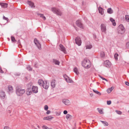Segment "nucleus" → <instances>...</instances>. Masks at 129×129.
Masks as SVG:
<instances>
[{
	"label": "nucleus",
	"instance_id": "59",
	"mask_svg": "<svg viewBox=\"0 0 129 129\" xmlns=\"http://www.w3.org/2000/svg\"><path fill=\"white\" fill-rule=\"evenodd\" d=\"M104 80H106L107 81H108L107 80V79H106L105 78V79Z\"/></svg>",
	"mask_w": 129,
	"mask_h": 129
},
{
	"label": "nucleus",
	"instance_id": "25",
	"mask_svg": "<svg viewBox=\"0 0 129 129\" xmlns=\"http://www.w3.org/2000/svg\"><path fill=\"white\" fill-rule=\"evenodd\" d=\"M8 88L9 93L12 92L13 90L12 87L11 85H9L8 86Z\"/></svg>",
	"mask_w": 129,
	"mask_h": 129
},
{
	"label": "nucleus",
	"instance_id": "60",
	"mask_svg": "<svg viewBox=\"0 0 129 129\" xmlns=\"http://www.w3.org/2000/svg\"><path fill=\"white\" fill-rule=\"evenodd\" d=\"M36 64H35V67H37L36 66Z\"/></svg>",
	"mask_w": 129,
	"mask_h": 129
},
{
	"label": "nucleus",
	"instance_id": "58",
	"mask_svg": "<svg viewBox=\"0 0 129 129\" xmlns=\"http://www.w3.org/2000/svg\"><path fill=\"white\" fill-rule=\"evenodd\" d=\"M93 94L92 93H91L90 94V95L91 96H93Z\"/></svg>",
	"mask_w": 129,
	"mask_h": 129
},
{
	"label": "nucleus",
	"instance_id": "18",
	"mask_svg": "<svg viewBox=\"0 0 129 129\" xmlns=\"http://www.w3.org/2000/svg\"><path fill=\"white\" fill-rule=\"evenodd\" d=\"M27 3L31 7L33 8H34L35 7V6L34 5V4L31 1H27Z\"/></svg>",
	"mask_w": 129,
	"mask_h": 129
},
{
	"label": "nucleus",
	"instance_id": "64",
	"mask_svg": "<svg viewBox=\"0 0 129 129\" xmlns=\"http://www.w3.org/2000/svg\"><path fill=\"white\" fill-rule=\"evenodd\" d=\"M128 112H129V110L128 111Z\"/></svg>",
	"mask_w": 129,
	"mask_h": 129
},
{
	"label": "nucleus",
	"instance_id": "30",
	"mask_svg": "<svg viewBox=\"0 0 129 129\" xmlns=\"http://www.w3.org/2000/svg\"><path fill=\"white\" fill-rule=\"evenodd\" d=\"M100 121L104 124L105 126H108V123L105 121Z\"/></svg>",
	"mask_w": 129,
	"mask_h": 129
},
{
	"label": "nucleus",
	"instance_id": "46",
	"mask_svg": "<svg viewBox=\"0 0 129 129\" xmlns=\"http://www.w3.org/2000/svg\"><path fill=\"white\" fill-rule=\"evenodd\" d=\"M63 77L65 78V80H66V78H67L68 77L66 75H65L63 76Z\"/></svg>",
	"mask_w": 129,
	"mask_h": 129
},
{
	"label": "nucleus",
	"instance_id": "40",
	"mask_svg": "<svg viewBox=\"0 0 129 129\" xmlns=\"http://www.w3.org/2000/svg\"><path fill=\"white\" fill-rule=\"evenodd\" d=\"M43 129H49V128L46 126L44 125L42 126Z\"/></svg>",
	"mask_w": 129,
	"mask_h": 129
},
{
	"label": "nucleus",
	"instance_id": "48",
	"mask_svg": "<svg viewBox=\"0 0 129 129\" xmlns=\"http://www.w3.org/2000/svg\"><path fill=\"white\" fill-rule=\"evenodd\" d=\"M68 113L67 111V110H64L63 111V113L65 114H67Z\"/></svg>",
	"mask_w": 129,
	"mask_h": 129
},
{
	"label": "nucleus",
	"instance_id": "13",
	"mask_svg": "<svg viewBox=\"0 0 129 129\" xmlns=\"http://www.w3.org/2000/svg\"><path fill=\"white\" fill-rule=\"evenodd\" d=\"M92 47V46L90 43L89 41H88L86 44V49H90Z\"/></svg>",
	"mask_w": 129,
	"mask_h": 129
},
{
	"label": "nucleus",
	"instance_id": "62",
	"mask_svg": "<svg viewBox=\"0 0 129 129\" xmlns=\"http://www.w3.org/2000/svg\"><path fill=\"white\" fill-rule=\"evenodd\" d=\"M49 129H52V128H49Z\"/></svg>",
	"mask_w": 129,
	"mask_h": 129
},
{
	"label": "nucleus",
	"instance_id": "12",
	"mask_svg": "<svg viewBox=\"0 0 129 129\" xmlns=\"http://www.w3.org/2000/svg\"><path fill=\"white\" fill-rule=\"evenodd\" d=\"M32 91L34 93H36L38 92V87L37 86H33Z\"/></svg>",
	"mask_w": 129,
	"mask_h": 129
},
{
	"label": "nucleus",
	"instance_id": "32",
	"mask_svg": "<svg viewBox=\"0 0 129 129\" xmlns=\"http://www.w3.org/2000/svg\"><path fill=\"white\" fill-rule=\"evenodd\" d=\"M125 18L126 20L128 22H129V15H126L125 16Z\"/></svg>",
	"mask_w": 129,
	"mask_h": 129
},
{
	"label": "nucleus",
	"instance_id": "42",
	"mask_svg": "<svg viewBox=\"0 0 129 129\" xmlns=\"http://www.w3.org/2000/svg\"><path fill=\"white\" fill-rule=\"evenodd\" d=\"M48 109V107L47 105H45L44 107V109L46 111H47Z\"/></svg>",
	"mask_w": 129,
	"mask_h": 129
},
{
	"label": "nucleus",
	"instance_id": "27",
	"mask_svg": "<svg viewBox=\"0 0 129 129\" xmlns=\"http://www.w3.org/2000/svg\"><path fill=\"white\" fill-rule=\"evenodd\" d=\"M110 21L112 23L113 25L114 26H115L116 24L115 20L112 18H110Z\"/></svg>",
	"mask_w": 129,
	"mask_h": 129
},
{
	"label": "nucleus",
	"instance_id": "24",
	"mask_svg": "<svg viewBox=\"0 0 129 129\" xmlns=\"http://www.w3.org/2000/svg\"><path fill=\"white\" fill-rule=\"evenodd\" d=\"M53 62L55 64L59 65L60 63L59 61L56 59H53Z\"/></svg>",
	"mask_w": 129,
	"mask_h": 129
},
{
	"label": "nucleus",
	"instance_id": "33",
	"mask_svg": "<svg viewBox=\"0 0 129 129\" xmlns=\"http://www.w3.org/2000/svg\"><path fill=\"white\" fill-rule=\"evenodd\" d=\"M74 72L77 74H78L79 72H78V69L77 68H75L74 69Z\"/></svg>",
	"mask_w": 129,
	"mask_h": 129
},
{
	"label": "nucleus",
	"instance_id": "23",
	"mask_svg": "<svg viewBox=\"0 0 129 129\" xmlns=\"http://www.w3.org/2000/svg\"><path fill=\"white\" fill-rule=\"evenodd\" d=\"M45 81H43L42 80L40 79L38 81V83L39 84L40 86H42L43 84L44 83Z\"/></svg>",
	"mask_w": 129,
	"mask_h": 129
},
{
	"label": "nucleus",
	"instance_id": "53",
	"mask_svg": "<svg viewBox=\"0 0 129 129\" xmlns=\"http://www.w3.org/2000/svg\"><path fill=\"white\" fill-rule=\"evenodd\" d=\"M0 72L1 73H3V70H2L0 67Z\"/></svg>",
	"mask_w": 129,
	"mask_h": 129
},
{
	"label": "nucleus",
	"instance_id": "10",
	"mask_svg": "<svg viewBox=\"0 0 129 129\" xmlns=\"http://www.w3.org/2000/svg\"><path fill=\"white\" fill-rule=\"evenodd\" d=\"M49 84H47V81H44L42 86L45 89H47L49 87Z\"/></svg>",
	"mask_w": 129,
	"mask_h": 129
},
{
	"label": "nucleus",
	"instance_id": "22",
	"mask_svg": "<svg viewBox=\"0 0 129 129\" xmlns=\"http://www.w3.org/2000/svg\"><path fill=\"white\" fill-rule=\"evenodd\" d=\"M53 118V117L51 116H49L47 117H44L43 118V119L44 120H50L52 119Z\"/></svg>",
	"mask_w": 129,
	"mask_h": 129
},
{
	"label": "nucleus",
	"instance_id": "51",
	"mask_svg": "<svg viewBox=\"0 0 129 129\" xmlns=\"http://www.w3.org/2000/svg\"><path fill=\"white\" fill-rule=\"evenodd\" d=\"M109 90H110L111 91V92L112 90L113 89V87H111L109 88Z\"/></svg>",
	"mask_w": 129,
	"mask_h": 129
},
{
	"label": "nucleus",
	"instance_id": "55",
	"mask_svg": "<svg viewBox=\"0 0 129 129\" xmlns=\"http://www.w3.org/2000/svg\"><path fill=\"white\" fill-rule=\"evenodd\" d=\"M100 77L103 80H104L105 79V78H103V77H102L101 76H100Z\"/></svg>",
	"mask_w": 129,
	"mask_h": 129
},
{
	"label": "nucleus",
	"instance_id": "3",
	"mask_svg": "<svg viewBox=\"0 0 129 129\" xmlns=\"http://www.w3.org/2000/svg\"><path fill=\"white\" fill-rule=\"evenodd\" d=\"M125 29L122 24H120L118 27V31L119 33L123 34L125 31Z\"/></svg>",
	"mask_w": 129,
	"mask_h": 129
},
{
	"label": "nucleus",
	"instance_id": "11",
	"mask_svg": "<svg viewBox=\"0 0 129 129\" xmlns=\"http://www.w3.org/2000/svg\"><path fill=\"white\" fill-rule=\"evenodd\" d=\"M104 65L107 67H109L111 66V62L108 60H106L104 62Z\"/></svg>",
	"mask_w": 129,
	"mask_h": 129
},
{
	"label": "nucleus",
	"instance_id": "49",
	"mask_svg": "<svg viewBox=\"0 0 129 129\" xmlns=\"http://www.w3.org/2000/svg\"><path fill=\"white\" fill-rule=\"evenodd\" d=\"M4 129H10V128L8 126H5L4 127Z\"/></svg>",
	"mask_w": 129,
	"mask_h": 129
},
{
	"label": "nucleus",
	"instance_id": "7",
	"mask_svg": "<svg viewBox=\"0 0 129 129\" xmlns=\"http://www.w3.org/2000/svg\"><path fill=\"white\" fill-rule=\"evenodd\" d=\"M76 24L77 26L81 28H83V25L81 20H77L76 21Z\"/></svg>",
	"mask_w": 129,
	"mask_h": 129
},
{
	"label": "nucleus",
	"instance_id": "35",
	"mask_svg": "<svg viewBox=\"0 0 129 129\" xmlns=\"http://www.w3.org/2000/svg\"><path fill=\"white\" fill-rule=\"evenodd\" d=\"M71 117L72 116L70 115V114H67L66 116V117L67 119H69L71 118Z\"/></svg>",
	"mask_w": 129,
	"mask_h": 129
},
{
	"label": "nucleus",
	"instance_id": "26",
	"mask_svg": "<svg viewBox=\"0 0 129 129\" xmlns=\"http://www.w3.org/2000/svg\"><path fill=\"white\" fill-rule=\"evenodd\" d=\"M113 10L111 8H110L107 9V12L110 14H111L113 13Z\"/></svg>",
	"mask_w": 129,
	"mask_h": 129
},
{
	"label": "nucleus",
	"instance_id": "20",
	"mask_svg": "<svg viewBox=\"0 0 129 129\" xmlns=\"http://www.w3.org/2000/svg\"><path fill=\"white\" fill-rule=\"evenodd\" d=\"M98 10L99 13L102 15L104 13V10L101 7H99L98 8Z\"/></svg>",
	"mask_w": 129,
	"mask_h": 129
},
{
	"label": "nucleus",
	"instance_id": "63",
	"mask_svg": "<svg viewBox=\"0 0 129 129\" xmlns=\"http://www.w3.org/2000/svg\"><path fill=\"white\" fill-rule=\"evenodd\" d=\"M35 129H37L36 128H35Z\"/></svg>",
	"mask_w": 129,
	"mask_h": 129
},
{
	"label": "nucleus",
	"instance_id": "19",
	"mask_svg": "<svg viewBox=\"0 0 129 129\" xmlns=\"http://www.w3.org/2000/svg\"><path fill=\"white\" fill-rule=\"evenodd\" d=\"M0 5L1 6L2 8H6L8 7V4L5 3H0Z\"/></svg>",
	"mask_w": 129,
	"mask_h": 129
},
{
	"label": "nucleus",
	"instance_id": "17",
	"mask_svg": "<svg viewBox=\"0 0 129 129\" xmlns=\"http://www.w3.org/2000/svg\"><path fill=\"white\" fill-rule=\"evenodd\" d=\"M26 94L27 95H31L32 93L31 88H28L26 91Z\"/></svg>",
	"mask_w": 129,
	"mask_h": 129
},
{
	"label": "nucleus",
	"instance_id": "15",
	"mask_svg": "<svg viewBox=\"0 0 129 129\" xmlns=\"http://www.w3.org/2000/svg\"><path fill=\"white\" fill-rule=\"evenodd\" d=\"M60 49L64 53H66V52L65 48L61 44L59 45Z\"/></svg>",
	"mask_w": 129,
	"mask_h": 129
},
{
	"label": "nucleus",
	"instance_id": "43",
	"mask_svg": "<svg viewBox=\"0 0 129 129\" xmlns=\"http://www.w3.org/2000/svg\"><path fill=\"white\" fill-rule=\"evenodd\" d=\"M126 47L128 49H129V42H127L126 44Z\"/></svg>",
	"mask_w": 129,
	"mask_h": 129
},
{
	"label": "nucleus",
	"instance_id": "8",
	"mask_svg": "<svg viewBox=\"0 0 129 129\" xmlns=\"http://www.w3.org/2000/svg\"><path fill=\"white\" fill-rule=\"evenodd\" d=\"M75 41L76 44L79 46L81 45V41L80 38L78 37L76 38L75 39Z\"/></svg>",
	"mask_w": 129,
	"mask_h": 129
},
{
	"label": "nucleus",
	"instance_id": "2",
	"mask_svg": "<svg viewBox=\"0 0 129 129\" xmlns=\"http://www.w3.org/2000/svg\"><path fill=\"white\" fill-rule=\"evenodd\" d=\"M25 91L24 89H21L19 88L16 90V93L18 96H21L25 92Z\"/></svg>",
	"mask_w": 129,
	"mask_h": 129
},
{
	"label": "nucleus",
	"instance_id": "16",
	"mask_svg": "<svg viewBox=\"0 0 129 129\" xmlns=\"http://www.w3.org/2000/svg\"><path fill=\"white\" fill-rule=\"evenodd\" d=\"M0 96L1 97L2 99H4L6 96V95L5 92L2 91H0Z\"/></svg>",
	"mask_w": 129,
	"mask_h": 129
},
{
	"label": "nucleus",
	"instance_id": "31",
	"mask_svg": "<svg viewBox=\"0 0 129 129\" xmlns=\"http://www.w3.org/2000/svg\"><path fill=\"white\" fill-rule=\"evenodd\" d=\"M93 90L94 93L98 94L99 95H101V93L98 91L94 89H93Z\"/></svg>",
	"mask_w": 129,
	"mask_h": 129
},
{
	"label": "nucleus",
	"instance_id": "9",
	"mask_svg": "<svg viewBox=\"0 0 129 129\" xmlns=\"http://www.w3.org/2000/svg\"><path fill=\"white\" fill-rule=\"evenodd\" d=\"M62 102L66 105H69L70 104V101L68 99H64L62 100Z\"/></svg>",
	"mask_w": 129,
	"mask_h": 129
},
{
	"label": "nucleus",
	"instance_id": "29",
	"mask_svg": "<svg viewBox=\"0 0 129 129\" xmlns=\"http://www.w3.org/2000/svg\"><path fill=\"white\" fill-rule=\"evenodd\" d=\"M66 80L67 82L72 83L73 82L72 79L69 77H68L67 79L66 78Z\"/></svg>",
	"mask_w": 129,
	"mask_h": 129
},
{
	"label": "nucleus",
	"instance_id": "54",
	"mask_svg": "<svg viewBox=\"0 0 129 129\" xmlns=\"http://www.w3.org/2000/svg\"><path fill=\"white\" fill-rule=\"evenodd\" d=\"M107 91L108 93H109L111 92V91L109 90V89L107 90Z\"/></svg>",
	"mask_w": 129,
	"mask_h": 129
},
{
	"label": "nucleus",
	"instance_id": "61",
	"mask_svg": "<svg viewBox=\"0 0 129 129\" xmlns=\"http://www.w3.org/2000/svg\"><path fill=\"white\" fill-rule=\"evenodd\" d=\"M37 127H38V128H39V126L38 125V126H37Z\"/></svg>",
	"mask_w": 129,
	"mask_h": 129
},
{
	"label": "nucleus",
	"instance_id": "39",
	"mask_svg": "<svg viewBox=\"0 0 129 129\" xmlns=\"http://www.w3.org/2000/svg\"><path fill=\"white\" fill-rule=\"evenodd\" d=\"M86 4V3L85 0H83L82 2V6H84Z\"/></svg>",
	"mask_w": 129,
	"mask_h": 129
},
{
	"label": "nucleus",
	"instance_id": "45",
	"mask_svg": "<svg viewBox=\"0 0 129 129\" xmlns=\"http://www.w3.org/2000/svg\"><path fill=\"white\" fill-rule=\"evenodd\" d=\"M111 101H107V104L108 105H110L111 104Z\"/></svg>",
	"mask_w": 129,
	"mask_h": 129
},
{
	"label": "nucleus",
	"instance_id": "38",
	"mask_svg": "<svg viewBox=\"0 0 129 129\" xmlns=\"http://www.w3.org/2000/svg\"><path fill=\"white\" fill-rule=\"evenodd\" d=\"M11 38L12 42H14L15 41V40L14 37L12 36Z\"/></svg>",
	"mask_w": 129,
	"mask_h": 129
},
{
	"label": "nucleus",
	"instance_id": "52",
	"mask_svg": "<svg viewBox=\"0 0 129 129\" xmlns=\"http://www.w3.org/2000/svg\"><path fill=\"white\" fill-rule=\"evenodd\" d=\"M50 112V110H47L46 112V114H49Z\"/></svg>",
	"mask_w": 129,
	"mask_h": 129
},
{
	"label": "nucleus",
	"instance_id": "6",
	"mask_svg": "<svg viewBox=\"0 0 129 129\" xmlns=\"http://www.w3.org/2000/svg\"><path fill=\"white\" fill-rule=\"evenodd\" d=\"M34 42L39 49H41V45L36 39H34Z\"/></svg>",
	"mask_w": 129,
	"mask_h": 129
},
{
	"label": "nucleus",
	"instance_id": "37",
	"mask_svg": "<svg viewBox=\"0 0 129 129\" xmlns=\"http://www.w3.org/2000/svg\"><path fill=\"white\" fill-rule=\"evenodd\" d=\"M27 70L29 71H31L32 69L31 68L30 66H28L27 67Z\"/></svg>",
	"mask_w": 129,
	"mask_h": 129
},
{
	"label": "nucleus",
	"instance_id": "28",
	"mask_svg": "<svg viewBox=\"0 0 129 129\" xmlns=\"http://www.w3.org/2000/svg\"><path fill=\"white\" fill-rule=\"evenodd\" d=\"M38 15H39L40 17L42 18L43 19L45 20L46 19L45 17L44 16L43 14L38 13Z\"/></svg>",
	"mask_w": 129,
	"mask_h": 129
},
{
	"label": "nucleus",
	"instance_id": "14",
	"mask_svg": "<svg viewBox=\"0 0 129 129\" xmlns=\"http://www.w3.org/2000/svg\"><path fill=\"white\" fill-rule=\"evenodd\" d=\"M60 49L64 53H66V52L65 48L61 44L59 45Z\"/></svg>",
	"mask_w": 129,
	"mask_h": 129
},
{
	"label": "nucleus",
	"instance_id": "34",
	"mask_svg": "<svg viewBox=\"0 0 129 129\" xmlns=\"http://www.w3.org/2000/svg\"><path fill=\"white\" fill-rule=\"evenodd\" d=\"M97 109L98 110V111L101 114H103L104 113V112L101 109H100L99 108H97Z\"/></svg>",
	"mask_w": 129,
	"mask_h": 129
},
{
	"label": "nucleus",
	"instance_id": "4",
	"mask_svg": "<svg viewBox=\"0 0 129 129\" xmlns=\"http://www.w3.org/2000/svg\"><path fill=\"white\" fill-rule=\"evenodd\" d=\"M51 10L54 13L60 16L61 15L62 13L58 9L53 7L52 8Z\"/></svg>",
	"mask_w": 129,
	"mask_h": 129
},
{
	"label": "nucleus",
	"instance_id": "5",
	"mask_svg": "<svg viewBox=\"0 0 129 129\" xmlns=\"http://www.w3.org/2000/svg\"><path fill=\"white\" fill-rule=\"evenodd\" d=\"M101 28L102 31L106 33L107 30L106 24L104 23L102 24L101 26Z\"/></svg>",
	"mask_w": 129,
	"mask_h": 129
},
{
	"label": "nucleus",
	"instance_id": "41",
	"mask_svg": "<svg viewBox=\"0 0 129 129\" xmlns=\"http://www.w3.org/2000/svg\"><path fill=\"white\" fill-rule=\"evenodd\" d=\"M116 113L119 114L121 115L122 114V112L120 111H116Z\"/></svg>",
	"mask_w": 129,
	"mask_h": 129
},
{
	"label": "nucleus",
	"instance_id": "57",
	"mask_svg": "<svg viewBox=\"0 0 129 129\" xmlns=\"http://www.w3.org/2000/svg\"><path fill=\"white\" fill-rule=\"evenodd\" d=\"M15 75L16 76H19L20 75V74L19 73H16L15 74Z\"/></svg>",
	"mask_w": 129,
	"mask_h": 129
},
{
	"label": "nucleus",
	"instance_id": "44",
	"mask_svg": "<svg viewBox=\"0 0 129 129\" xmlns=\"http://www.w3.org/2000/svg\"><path fill=\"white\" fill-rule=\"evenodd\" d=\"M3 19L5 20H6L7 21L8 20V19L5 16H3Z\"/></svg>",
	"mask_w": 129,
	"mask_h": 129
},
{
	"label": "nucleus",
	"instance_id": "1",
	"mask_svg": "<svg viewBox=\"0 0 129 129\" xmlns=\"http://www.w3.org/2000/svg\"><path fill=\"white\" fill-rule=\"evenodd\" d=\"M82 65L85 68H89L91 66V62L89 60L85 59L82 62Z\"/></svg>",
	"mask_w": 129,
	"mask_h": 129
},
{
	"label": "nucleus",
	"instance_id": "56",
	"mask_svg": "<svg viewBox=\"0 0 129 129\" xmlns=\"http://www.w3.org/2000/svg\"><path fill=\"white\" fill-rule=\"evenodd\" d=\"M60 112L57 113H56V115H60Z\"/></svg>",
	"mask_w": 129,
	"mask_h": 129
},
{
	"label": "nucleus",
	"instance_id": "47",
	"mask_svg": "<svg viewBox=\"0 0 129 129\" xmlns=\"http://www.w3.org/2000/svg\"><path fill=\"white\" fill-rule=\"evenodd\" d=\"M125 84L127 86L129 85V83L127 81H126L125 82Z\"/></svg>",
	"mask_w": 129,
	"mask_h": 129
},
{
	"label": "nucleus",
	"instance_id": "50",
	"mask_svg": "<svg viewBox=\"0 0 129 129\" xmlns=\"http://www.w3.org/2000/svg\"><path fill=\"white\" fill-rule=\"evenodd\" d=\"M116 55H118V54H115L114 55V57H115V59L116 60H117V57H116L115 56Z\"/></svg>",
	"mask_w": 129,
	"mask_h": 129
},
{
	"label": "nucleus",
	"instance_id": "36",
	"mask_svg": "<svg viewBox=\"0 0 129 129\" xmlns=\"http://www.w3.org/2000/svg\"><path fill=\"white\" fill-rule=\"evenodd\" d=\"M100 55L101 57H104L105 56V54L104 52H101Z\"/></svg>",
	"mask_w": 129,
	"mask_h": 129
},
{
	"label": "nucleus",
	"instance_id": "21",
	"mask_svg": "<svg viewBox=\"0 0 129 129\" xmlns=\"http://www.w3.org/2000/svg\"><path fill=\"white\" fill-rule=\"evenodd\" d=\"M55 80H53L51 82V86L53 88L55 86Z\"/></svg>",
	"mask_w": 129,
	"mask_h": 129
}]
</instances>
